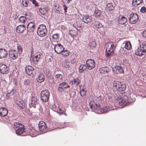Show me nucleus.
<instances>
[{
  "instance_id": "obj_20",
  "label": "nucleus",
  "mask_w": 146,
  "mask_h": 146,
  "mask_svg": "<svg viewBox=\"0 0 146 146\" xmlns=\"http://www.w3.org/2000/svg\"><path fill=\"white\" fill-rule=\"evenodd\" d=\"M35 24L33 23L30 22L29 23L27 26L28 31L30 32H33L35 29Z\"/></svg>"
},
{
  "instance_id": "obj_14",
  "label": "nucleus",
  "mask_w": 146,
  "mask_h": 146,
  "mask_svg": "<svg viewBox=\"0 0 146 146\" xmlns=\"http://www.w3.org/2000/svg\"><path fill=\"white\" fill-rule=\"evenodd\" d=\"M9 68L3 64H0V71L3 74H6L8 72Z\"/></svg>"
},
{
  "instance_id": "obj_2",
  "label": "nucleus",
  "mask_w": 146,
  "mask_h": 146,
  "mask_svg": "<svg viewBox=\"0 0 146 146\" xmlns=\"http://www.w3.org/2000/svg\"><path fill=\"white\" fill-rule=\"evenodd\" d=\"M47 33V30L46 26L44 24L39 26L37 30V34L40 37L44 36Z\"/></svg>"
},
{
  "instance_id": "obj_48",
  "label": "nucleus",
  "mask_w": 146,
  "mask_h": 146,
  "mask_svg": "<svg viewBox=\"0 0 146 146\" xmlns=\"http://www.w3.org/2000/svg\"><path fill=\"white\" fill-rule=\"evenodd\" d=\"M53 38L55 40H58L59 38V36L58 34L56 33L52 35Z\"/></svg>"
},
{
  "instance_id": "obj_59",
  "label": "nucleus",
  "mask_w": 146,
  "mask_h": 146,
  "mask_svg": "<svg viewBox=\"0 0 146 146\" xmlns=\"http://www.w3.org/2000/svg\"><path fill=\"white\" fill-rule=\"evenodd\" d=\"M72 0H66L68 3H69Z\"/></svg>"
},
{
  "instance_id": "obj_32",
  "label": "nucleus",
  "mask_w": 146,
  "mask_h": 146,
  "mask_svg": "<svg viewBox=\"0 0 146 146\" xmlns=\"http://www.w3.org/2000/svg\"><path fill=\"white\" fill-rule=\"evenodd\" d=\"M127 21V18L123 16L119 19L118 21L119 24L121 25H123L126 23Z\"/></svg>"
},
{
  "instance_id": "obj_3",
  "label": "nucleus",
  "mask_w": 146,
  "mask_h": 146,
  "mask_svg": "<svg viewBox=\"0 0 146 146\" xmlns=\"http://www.w3.org/2000/svg\"><path fill=\"white\" fill-rule=\"evenodd\" d=\"M25 70L27 74L32 77H34L36 75V71L31 66H27L25 68Z\"/></svg>"
},
{
  "instance_id": "obj_39",
  "label": "nucleus",
  "mask_w": 146,
  "mask_h": 146,
  "mask_svg": "<svg viewBox=\"0 0 146 146\" xmlns=\"http://www.w3.org/2000/svg\"><path fill=\"white\" fill-rule=\"evenodd\" d=\"M125 48L127 50H130L131 48V45L130 43L129 42H126L125 45Z\"/></svg>"
},
{
  "instance_id": "obj_60",
  "label": "nucleus",
  "mask_w": 146,
  "mask_h": 146,
  "mask_svg": "<svg viewBox=\"0 0 146 146\" xmlns=\"http://www.w3.org/2000/svg\"><path fill=\"white\" fill-rule=\"evenodd\" d=\"M46 42L48 44H49V43H50V42H49V40H46Z\"/></svg>"
},
{
  "instance_id": "obj_23",
  "label": "nucleus",
  "mask_w": 146,
  "mask_h": 146,
  "mask_svg": "<svg viewBox=\"0 0 146 146\" xmlns=\"http://www.w3.org/2000/svg\"><path fill=\"white\" fill-rule=\"evenodd\" d=\"M8 54L7 52L4 49H0V58H6Z\"/></svg>"
},
{
  "instance_id": "obj_22",
  "label": "nucleus",
  "mask_w": 146,
  "mask_h": 146,
  "mask_svg": "<svg viewBox=\"0 0 146 146\" xmlns=\"http://www.w3.org/2000/svg\"><path fill=\"white\" fill-rule=\"evenodd\" d=\"M113 110V109L111 107H110L109 106H105L103 107L102 109H100V110L99 112V113H106L109 111Z\"/></svg>"
},
{
  "instance_id": "obj_17",
  "label": "nucleus",
  "mask_w": 146,
  "mask_h": 146,
  "mask_svg": "<svg viewBox=\"0 0 146 146\" xmlns=\"http://www.w3.org/2000/svg\"><path fill=\"white\" fill-rule=\"evenodd\" d=\"M52 109L53 110L58 113L59 114H63L64 111L60 107L56 106L55 104L52 105Z\"/></svg>"
},
{
  "instance_id": "obj_13",
  "label": "nucleus",
  "mask_w": 146,
  "mask_h": 146,
  "mask_svg": "<svg viewBox=\"0 0 146 146\" xmlns=\"http://www.w3.org/2000/svg\"><path fill=\"white\" fill-rule=\"evenodd\" d=\"M90 107L93 110L99 113L100 107L99 104H97L94 102H91L90 103Z\"/></svg>"
},
{
  "instance_id": "obj_38",
  "label": "nucleus",
  "mask_w": 146,
  "mask_h": 146,
  "mask_svg": "<svg viewBox=\"0 0 146 146\" xmlns=\"http://www.w3.org/2000/svg\"><path fill=\"white\" fill-rule=\"evenodd\" d=\"M80 82V81L79 79L76 78V79H74V80L71 81L70 82H72V84H74L76 86H77L79 84Z\"/></svg>"
},
{
  "instance_id": "obj_16",
  "label": "nucleus",
  "mask_w": 146,
  "mask_h": 146,
  "mask_svg": "<svg viewBox=\"0 0 146 146\" xmlns=\"http://www.w3.org/2000/svg\"><path fill=\"white\" fill-rule=\"evenodd\" d=\"M69 87L70 86L68 85L65 82H62L59 84L58 90L60 92H62L65 89Z\"/></svg>"
},
{
  "instance_id": "obj_41",
  "label": "nucleus",
  "mask_w": 146,
  "mask_h": 146,
  "mask_svg": "<svg viewBox=\"0 0 146 146\" xmlns=\"http://www.w3.org/2000/svg\"><path fill=\"white\" fill-rule=\"evenodd\" d=\"M29 19L26 15V17L24 16H21L19 18V21L21 23H24L25 22V20L27 19Z\"/></svg>"
},
{
  "instance_id": "obj_64",
  "label": "nucleus",
  "mask_w": 146,
  "mask_h": 146,
  "mask_svg": "<svg viewBox=\"0 0 146 146\" xmlns=\"http://www.w3.org/2000/svg\"><path fill=\"white\" fill-rule=\"evenodd\" d=\"M70 96H72V94H71V95H70Z\"/></svg>"
},
{
  "instance_id": "obj_11",
  "label": "nucleus",
  "mask_w": 146,
  "mask_h": 146,
  "mask_svg": "<svg viewBox=\"0 0 146 146\" xmlns=\"http://www.w3.org/2000/svg\"><path fill=\"white\" fill-rule=\"evenodd\" d=\"M146 52L143 47L140 46L135 50V53L137 56H141L144 55L146 53Z\"/></svg>"
},
{
  "instance_id": "obj_54",
  "label": "nucleus",
  "mask_w": 146,
  "mask_h": 146,
  "mask_svg": "<svg viewBox=\"0 0 146 146\" xmlns=\"http://www.w3.org/2000/svg\"><path fill=\"white\" fill-rule=\"evenodd\" d=\"M12 94H13V92H11L10 93H8L6 94V97L8 98Z\"/></svg>"
},
{
  "instance_id": "obj_15",
  "label": "nucleus",
  "mask_w": 146,
  "mask_h": 146,
  "mask_svg": "<svg viewBox=\"0 0 146 146\" xmlns=\"http://www.w3.org/2000/svg\"><path fill=\"white\" fill-rule=\"evenodd\" d=\"M38 129L40 131L44 132L46 131L47 127L44 121H40L38 123Z\"/></svg>"
},
{
  "instance_id": "obj_34",
  "label": "nucleus",
  "mask_w": 146,
  "mask_h": 146,
  "mask_svg": "<svg viewBox=\"0 0 146 146\" xmlns=\"http://www.w3.org/2000/svg\"><path fill=\"white\" fill-rule=\"evenodd\" d=\"M69 34L72 36H76L78 35L76 29H71L69 31Z\"/></svg>"
},
{
  "instance_id": "obj_44",
  "label": "nucleus",
  "mask_w": 146,
  "mask_h": 146,
  "mask_svg": "<svg viewBox=\"0 0 146 146\" xmlns=\"http://www.w3.org/2000/svg\"><path fill=\"white\" fill-rule=\"evenodd\" d=\"M29 1L28 0H22V4L23 6L27 7L29 4Z\"/></svg>"
},
{
  "instance_id": "obj_40",
  "label": "nucleus",
  "mask_w": 146,
  "mask_h": 146,
  "mask_svg": "<svg viewBox=\"0 0 146 146\" xmlns=\"http://www.w3.org/2000/svg\"><path fill=\"white\" fill-rule=\"evenodd\" d=\"M87 66L84 64L81 65L79 66V70L81 72L84 71L87 68Z\"/></svg>"
},
{
  "instance_id": "obj_57",
  "label": "nucleus",
  "mask_w": 146,
  "mask_h": 146,
  "mask_svg": "<svg viewBox=\"0 0 146 146\" xmlns=\"http://www.w3.org/2000/svg\"><path fill=\"white\" fill-rule=\"evenodd\" d=\"M13 83L14 85V86H16L17 85V82L14 79L13 81Z\"/></svg>"
},
{
  "instance_id": "obj_50",
  "label": "nucleus",
  "mask_w": 146,
  "mask_h": 146,
  "mask_svg": "<svg viewBox=\"0 0 146 146\" xmlns=\"http://www.w3.org/2000/svg\"><path fill=\"white\" fill-rule=\"evenodd\" d=\"M21 125H23L18 122H15L14 123V125L16 128H18L20 127H21Z\"/></svg>"
},
{
  "instance_id": "obj_37",
  "label": "nucleus",
  "mask_w": 146,
  "mask_h": 146,
  "mask_svg": "<svg viewBox=\"0 0 146 146\" xmlns=\"http://www.w3.org/2000/svg\"><path fill=\"white\" fill-rule=\"evenodd\" d=\"M23 84L25 86L27 87L31 85V82L29 80L27 79L24 80Z\"/></svg>"
},
{
  "instance_id": "obj_63",
  "label": "nucleus",
  "mask_w": 146,
  "mask_h": 146,
  "mask_svg": "<svg viewBox=\"0 0 146 146\" xmlns=\"http://www.w3.org/2000/svg\"><path fill=\"white\" fill-rule=\"evenodd\" d=\"M64 127H62L60 126V127H59V128H64Z\"/></svg>"
},
{
  "instance_id": "obj_24",
  "label": "nucleus",
  "mask_w": 146,
  "mask_h": 146,
  "mask_svg": "<svg viewBox=\"0 0 146 146\" xmlns=\"http://www.w3.org/2000/svg\"><path fill=\"white\" fill-rule=\"evenodd\" d=\"M25 29L26 28L24 25H20L17 27L16 31L18 33H22Z\"/></svg>"
},
{
  "instance_id": "obj_7",
  "label": "nucleus",
  "mask_w": 146,
  "mask_h": 146,
  "mask_svg": "<svg viewBox=\"0 0 146 146\" xmlns=\"http://www.w3.org/2000/svg\"><path fill=\"white\" fill-rule=\"evenodd\" d=\"M115 46L113 44L111 45L110 48H107L106 50V56L107 57H109L111 56L113 53V51L115 48Z\"/></svg>"
},
{
  "instance_id": "obj_56",
  "label": "nucleus",
  "mask_w": 146,
  "mask_h": 146,
  "mask_svg": "<svg viewBox=\"0 0 146 146\" xmlns=\"http://www.w3.org/2000/svg\"><path fill=\"white\" fill-rule=\"evenodd\" d=\"M143 36L146 38V30H145L142 32Z\"/></svg>"
},
{
  "instance_id": "obj_52",
  "label": "nucleus",
  "mask_w": 146,
  "mask_h": 146,
  "mask_svg": "<svg viewBox=\"0 0 146 146\" xmlns=\"http://www.w3.org/2000/svg\"><path fill=\"white\" fill-rule=\"evenodd\" d=\"M30 1L32 2V3L36 6H38V3L35 0H30Z\"/></svg>"
},
{
  "instance_id": "obj_12",
  "label": "nucleus",
  "mask_w": 146,
  "mask_h": 146,
  "mask_svg": "<svg viewBox=\"0 0 146 146\" xmlns=\"http://www.w3.org/2000/svg\"><path fill=\"white\" fill-rule=\"evenodd\" d=\"M117 99L118 104L120 106H124L128 104V101L121 97H118Z\"/></svg>"
},
{
  "instance_id": "obj_29",
  "label": "nucleus",
  "mask_w": 146,
  "mask_h": 146,
  "mask_svg": "<svg viewBox=\"0 0 146 146\" xmlns=\"http://www.w3.org/2000/svg\"><path fill=\"white\" fill-rule=\"evenodd\" d=\"M55 78L56 81L58 82H60L62 80L63 75L60 74H56L55 76Z\"/></svg>"
},
{
  "instance_id": "obj_19",
  "label": "nucleus",
  "mask_w": 146,
  "mask_h": 146,
  "mask_svg": "<svg viewBox=\"0 0 146 146\" xmlns=\"http://www.w3.org/2000/svg\"><path fill=\"white\" fill-rule=\"evenodd\" d=\"M16 102L17 105L22 109H24L26 106V105L24 101L21 99H18L16 100Z\"/></svg>"
},
{
  "instance_id": "obj_6",
  "label": "nucleus",
  "mask_w": 146,
  "mask_h": 146,
  "mask_svg": "<svg viewBox=\"0 0 146 146\" xmlns=\"http://www.w3.org/2000/svg\"><path fill=\"white\" fill-rule=\"evenodd\" d=\"M29 102V106L30 108L33 107L34 108H35L36 106L38 104L36 96L35 95H32Z\"/></svg>"
},
{
  "instance_id": "obj_18",
  "label": "nucleus",
  "mask_w": 146,
  "mask_h": 146,
  "mask_svg": "<svg viewBox=\"0 0 146 146\" xmlns=\"http://www.w3.org/2000/svg\"><path fill=\"white\" fill-rule=\"evenodd\" d=\"M114 72L116 74H121L123 72V68L120 66H116L113 68Z\"/></svg>"
},
{
  "instance_id": "obj_49",
  "label": "nucleus",
  "mask_w": 146,
  "mask_h": 146,
  "mask_svg": "<svg viewBox=\"0 0 146 146\" xmlns=\"http://www.w3.org/2000/svg\"><path fill=\"white\" fill-rule=\"evenodd\" d=\"M17 50L19 54H21L22 52V48L20 46H17Z\"/></svg>"
},
{
  "instance_id": "obj_4",
  "label": "nucleus",
  "mask_w": 146,
  "mask_h": 146,
  "mask_svg": "<svg viewBox=\"0 0 146 146\" xmlns=\"http://www.w3.org/2000/svg\"><path fill=\"white\" fill-rule=\"evenodd\" d=\"M49 96V93L47 90H43L40 93L41 100L44 102L48 101Z\"/></svg>"
},
{
  "instance_id": "obj_31",
  "label": "nucleus",
  "mask_w": 146,
  "mask_h": 146,
  "mask_svg": "<svg viewBox=\"0 0 146 146\" xmlns=\"http://www.w3.org/2000/svg\"><path fill=\"white\" fill-rule=\"evenodd\" d=\"M36 79L38 82L40 83L44 81L45 78L44 75L43 74H41L38 75V78Z\"/></svg>"
},
{
  "instance_id": "obj_47",
  "label": "nucleus",
  "mask_w": 146,
  "mask_h": 146,
  "mask_svg": "<svg viewBox=\"0 0 146 146\" xmlns=\"http://www.w3.org/2000/svg\"><path fill=\"white\" fill-rule=\"evenodd\" d=\"M95 27L97 28H99L102 27V25L101 23L98 22H95Z\"/></svg>"
},
{
  "instance_id": "obj_30",
  "label": "nucleus",
  "mask_w": 146,
  "mask_h": 146,
  "mask_svg": "<svg viewBox=\"0 0 146 146\" xmlns=\"http://www.w3.org/2000/svg\"><path fill=\"white\" fill-rule=\"evenodd\" d=\"M62 66L65 68H69L70 66V63L67 60H64L62 61Z\"/></svg>"
},
{
  "instance_id": "obj_36",
  "label": "nucleus",
  "mask_w": 146,
  "mask_h": 146,
  "mask_svg": "<svg viewBox=\"0 0 146 146\" xmlns=\"http://www.w3.org/2000/svg\"><path fill=\"white\" fill-rule=\"evenodd\" d=\"M108 69L106 67H102L100 70V72L102 74H105L108 72Z\"/></svg>"
},
{
  "instance_id": "obj_55",
  "label": "nucleus",
  "mask_w": 146,
  "mask_h": 146,
  "mask_svg": "<svg viewBox=\"0 0 146 146\" xmlns=\"http://www.w3.org/2000/svg\"><path fill=\"white\" fill-rule=\"evenodd\" d=\"M142 47L143 49H144V50H145L146 53V43L142 44Z\"/></svg>"
},
{
  "instance_id": "obj_43",
  "label": "nucleus",
  "mask_w": 146,
  "mask_h": 146,
  "mask_svg": "<svg viewBox=\"0 0 146 146\" xmlns=\"http://www.w3.org/2000/svg\"><path fill=\"white\" fill-rule=\"evenodd\" d=\"M62 52L63 56L64 57L68 56L69 54V52L68 50H64V49Z\"/></svg>"
},
{
  "instance_id": "obj_58",
  "label": "nucleus",
  "mask_w": 146,
  "mask_h": 146,
  "mask_svg": "<svg viewBox=\"0 0 146 146\" xmlns=\"http://www.w3.org/2000/svg\"><path fill=\"white\" fill-rule=\"evenodd\" d=\"M63 8L64 9V12L65 13H66L67 12V7H66L65 5H63Z\"/></svg>"
},
{
  "instance_id": "obj_5",
  "label": "nucleus",
  "mask_w": 146,
  "mask_h": 146,
  "mask_svg": "<svg viewBox=\"0 0 146 146\" xmlns=\"http://www.w3.org/2000/svg\"><path fill=\"white\" fill-rule=\"evenodd\" d=\"M129 21L132 24H135L139 19L138 15L136 13H131L129 15Z\"/></svg>"
},
{
  "instance_id": "obj_9",
  "label": "nucleus",
  "mask_w": 146,
  "mask_h": 146,
  "mask_svg": "<svg viewBox=\"0 0 146 146\" xmlns=\"http://www.w3.org/2000/svg\"><path fill=\"white\" fill-rule=\"evenodd\" d=\"M9 57L13 60H15L18 57V54L17 50L11 49L9 51Z\"/></svg>"
},
{
  "instance_id": "obj_26",
  "label": "nucleus",
  "mask_w": 146,
  "mask_h": 146,
  "mask_svg": "<svg viewBox=\"0 0 146 146\" xmlns=\"http://www.w3.org/2000/svg\"><path fill=\"white\" fill-rule=\"evenodd\" d=\"M7 113L8 111L6 108H0V116H5Z\"/></svg>"
},
{
  "instance_id": "obj_25",
  "label": "nucleus",
  "mask_w": 146,
  "mask_h": 146,
  "mask_svg": "<svg viewBox=\"0 0 146 146\" xmlns=\"http://www.w3.org/2000/svg\"><path fill=\"white\" fill-rule=\"evenodd\" d=\"M41 56L40 53H37L35 54L34 57L33 58H32L31 60L32 59L33 61L36 64L38 62L41 57Z\"/></svg>"
},
{
  "instance_id": "obj_35",
  "label": "nucleus",
  "mask_w": 146,
  "mask_h": 146,
  "mask_svg": "<svg viewBox=\"0 0 146 146\" xmlns=\"http://www.w3.org/2000/svg\"><path fill=\"white\" fill-rule=\"evenodd\" d=\"M143 2V0H133L132 4L135 7L137 6Z\"/></svg>"
},
{
  "instance_id": "obj_33",
  "label": "nucleus",
  "mask_w": 146,
  "mask_h": 146,
  "mask_svg": "<svg viewBox=\"0 0 146 146\" xmlns=\"http://www.w3.org/2000/svg\"><path fill=\"white\" fill-rule=\"evenodd\" d=\"M48 9L46 7H42L39 9V11L42 15H45L48 12Z\"/></svg>"
},
{
  "instance_id": "obj_53",
  "label": "nucleus",
  "mask_w": 146,
  "mask_h": 146,
  "mask_svg": "<svg viewBox=\"0 0 146 146\" xmlns=\"http://www.w3.org/2000/svg\"><path fill=\"white\" fill-rule=\"evenodd\" d=\"M78 60L77 58H74L72 59L71 61V62L72 64H75L77 62Z\"/></svg>"
},
{
  "instance_id": "obj_21",
  "label": "nucleus",
  "mask_w": 146,
  "mask_h": 146,
  "mask_svg": "<svg viewBox=\"0 0 146 146\" xmlns=\"http://www.w3.org/2000/svg\"><path fill=\"white\" fill-rule=\"evenodd\" d=\"M24 127V126L23 125H21V127L16 129V132L17 135H21L25 132V129Z\"/></svg>"
},
{
  "instance_id": "obj_51",
  "label": "nucleus",
  "mask_w": 146,
  "mask_h": 146,
  "mask_svg": "<svg viewBox=\"0 0 146 146\" xmlns=\"http://www.w3.org/2000/svg\"><path fill=\"white\" fill-rule=\"evenodd\" d=\"M140 11L142 13H145L146 12V8L145 6H143L141 7Z\"/></svg>"
},
{
  "instance_id": "obj_27",
  "label": "nucleus",
  "mask_w": 146,
  "mask_h": 146,
  "mask_svg": "<svg viewBox=\"0 0 146 146\" xmlns=\"http://www.w3.org/2000/svg\"><path fill=\"white\" fill-rule=\"evenodd\" d=\"M92 21L90 17L88 15H84L82 17V21L85 23L88 24Z\"/></svg>"
},
{
  "instance_id": "obj_46",
  "label": "nucleus",
  "mask_w": 146,
  "mask_h": 146,
  "mask_svg": "<svg viewBox=\"0 0 146 146\" xmlns=\"http://www.w3.org/2000/svg\"><path fill=\"white\" fill-rule=\"evenodd\" d=\"M89 45L90 47L92 48L96 46V43L94 41H92L90 42Z\"/></svg>"
},
{
  "instance_id": "obj_1",
  "label": "nucleus",
  "mask_w": 146,
  "mask_h": 146,
  "mask_svg": "<svg viewBox=\"0 0 146 146\" xmlns=\"http://www.w3.org/2000/svg\"><path fill=\"white\" fill-rule=\"evenodd\" d=\"M113 86L115 87L119 91H124L126 88L125 84L123 82L117 81H115L113 83Z\"/></svg>"
},
{
  "instance_id": "obj_45",
  "label": "nucleus",
  "mask_w": 146,
  "mask_h": 146,
  "mask_svg": "<svg viewBox=\"0 0 146 146\" xmlns=\"http://www.w3.org/2000/svg\"><path fill=\"white\" fill-rule=\"evenodd\" d=\"M107 9L109 10H112L113 9V6L112 3H108L107 5Z\"/></svg>"
},
{
  "instance_id": "obj_28",
  "label": "nucleus",
  "mask_w": 146,
  "mask_h": 146,
  "mask_svg": "<svg viewBox=\"0 0 146 146\" xmlns=\"http://www.w3.org/2000/svg\"><path fill=\"white\" fill-rule=\"evenodd\" d=\"M80 93L81 96H84L86 93V88L84 86L80 85Z\"/></svg>"
},
{
  "instance_id": "obj_42",
  "label": "nucleus",
  "mask_w": 146,
  "mask_h": 146,
  "mask_svg": "<svg viewBox=\"0 0 146 146\" xmlns=\"http://www.w3.org/2000/svg\"><path fill=\"white\" fill-rule=\"evenodd\" d=\"M101 14V11L99 10H96L94 15L96 17H99Z\"/></svg>"
},
{
  "instance_id": "obj_10",
  "label": "nucleus",
  "mask_w": 146,
  "mask_h": 146,
  "mask_svg": "<svg viewBox=\"0 0 146 146\" xmlns=\"http://www.w3.org/2000/svg\"><path fill=\"white\" fill-rule=\"evenodd\" d=\"M52 44L54 45V50L57 54H59L61 53L64 50V48L61 44H54L53 43Z\"/></svg>"
},
{
  "instance_id": "obj_8",
  "label": "nucleus",
  "mask_w": 146,
  "mask_h": 146,
  "mask_svg": "<svg viewBox=\"0 0 146 146\" xmlns=\"http://www.w3.org/2000/svg\"><path fill=\"white\" fill-rule=\"evenodd\" d=\"M87 68L89 70L93 69L95 66V62L94 61L91 59H88L86 61Z\"/></svg>"
},
{
  "instance_id": "obj_61",
  "label": "nucleus",
  "mask_w": 146,
  "mask_h": 146,
  "mask_svg": "<svg viewBox=\"0 0 146 146\" xmlns=\"http://www.w3.org/2000/svg\"><path fill=\"white\" fill-rule=\"evenodd\" d=\"M72 93H73L74 95L76 94V93L74 91H72Z\"/></svg>"
},
{
  "instance_id": "obj_62",
  "label": "nucleus",
  "mask_w": 146,
  "mask_h": 146,
  "mask_svg": "<svg viewBox=\"0 0 146 146\" xmlns=\"http://www.w3.org/2000/svg\"><path fill=\"white\" fill-rule=\"evenodd\" d=\"M49 128H51L52 127V126L51 125H50L49 126Z\"/></svg>"
}]
</instances>
